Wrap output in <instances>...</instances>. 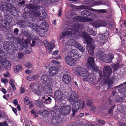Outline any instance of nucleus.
Returning <instances> with one entry per match:
<instances>
[{"mask_svg":"<svg viewBox=\"0 0 126 126\" xmlns=\"http://www.w3.org/2000/svg\"><path fill=\"white\" fill-rule=\"evenodd\" d=\"M26 7L30 10H32V14L34 15L35 16H39L42 17H45L47 15L44 11L39 10L41 7L38 5L30 4L26 5Z\"/></svg>","mask_w":126,"mask_h":126,"instance_id":"nucleus-1","label":"nucleus"},{"mask_svg":"<svg viewBox=\"0 0 126 126\" xmlns=\"http://www.w3.org/2000/svg\"><path fill=\"white\" fill-rule=\"evenodd\" d=\"M77 73L79 75L82 77H84L83 80L85 81H94L95 78L92 77L91 74L89 75L87 70L84 68L80 67L76 69Z\"/></svg>","mask_w":126,"mask_h":126,"instance_id":"nucleus-2","label":"nucleus"},{"mask_svg":"<svg viewBox=\"0 0 126 126\" xmlns=\"http://www.w3.org/2000/svg\"><path fill=\"white\" fill-rule=\"evenodd\" d=\"M104 75H102L101 72H99V74L101 78L103 77V76L106 77L107 78H109L111 75L112 72L111 68L109 66H105L104 67L103 69Z\"/></svg>","mask_w":126,"mask_h":126,"instance_id":"nucleus-3","label":"nucleus"},{"mask_svg":"<svg viewBox=\"0 0 126 126\" xmlns=\"http://www.w3.org/2000/svg\"><path fill=\"white\" fill-rule=\"evenodd\" d=\"M65 44L66 46L69 45H73L78 48L81 51L84 52L85 51L84 48L80 44H79L78 43L74 40H70L68 41V43H65Z\"/></svg>","mask_w":126,"mask_h":126,"instance_id":"nucleus-4","label":"nucleus"},{"mask_svg":"<svg viewBox=\"0 0 126 126\" xmlns=\"http://www.w3.org/2000/svg\"><path fill=\"white\" fill-rule=\"evenodd\" d=\"M71 109V107L70 106L64 105L61 106L59 111L60 114L66 116L69 113Z\"/></svg>","mask_w":126,"mask_h":126,"instance_id":"nucleus-5","label":"nucleus"},{"mask_svg":"<svg viewBox=\"0 0 126 126\" xmlns=\"http://www.w3.org/2000/svg\"><path fill=\"white\" fill-rule=\"evenodd\" d=\"M41 81L45 84L51 85L52 83V80L51 77L48 75L44 74L42 75L40 77Z\"/></svg>","mask_w":126,"mask_h":126,"instance_id":"nucleus-6","label":"nucleus"},{"mask_svg":"<svg viewBox=\"0 0 126 126\" xmlns=\"http://www.w3.org/2000/svg\"><path fill=\"white\" fill-rule=\"evenodd\" d=\"M32 91L36 94L39 96H40L42 94V90L38 88V86L36 84H32L30 85Z\"/></svg>","mask_w":126,"mask_h":126,"instance_id":"nucleus-7","label":"nucleus"},{"mask_svg":"<svg viewBox=\"0 0 126 126\" xmlns=\"http://www.w3.org/2000/svg\"><path fill=\"white\" fill-rule=\"evenodd\" d=\"M73 20L76 22H88L92 21L93 20L88 17L84 18L82 16H78L75 17L73 18Z\"/></svg>","mask_w":126,"mask_h":126,"instance_id":"nucleus-8","label":"nucleus"},{"mask_svg":"<svg viewBox=\"0 0 126 126\" xmlns=\"http://www.w3.org/2000/svg\"><path fill=\"white\" fill-rule=\"evenodd\" d=\"M78 99V94L74 91L72 92L70 94L68 100L70 102L73 103Z\"/></svg>","mask_w":126,"mask_h":126,"instance_id":"nucleus-9","label":"nucleus"},{"mask_svg":"<svg viewBox=\"0 0 126 126\" xmlns=\"http://www.w3.org/2000/svg\"><path fill=\"white\" fill-rule=\"evenodd\" d=\"M65 61L67 64L70 66H73L76 63L75 60H74L73 57L69 55H68L65 57Z\"/></svg>","mask_w":126,"mask_h":126,"instance_id":"nucleus-10","label":"nucleus"},{"mask_svg":"<svg viewBox=\"0 0 126 126\" xmlns=\"http://www.w3.org/2000/svg\"><path fill=\"white\" fill-rule=\"evenodd\" d=\"M94 63V59L92 57H90L88 59L87 63L88 68L89 69H91L93 68L95 69Z\"/></svg>","mask_w":126,"mask_h":126,"instance_id":"nucleus-11","label":"nucleus"},{"mask_svg":"<svg viewBox=\"0 0 126 126\" xmlns=\"http://www.w3.org/2000/svg\"><path fill=\"white\" fill-rule=\"evenodd\" d=\"M17 40L19 42L20 45L24 47H28V44L31 43V40L29 41L28 39H25L24 42L19 38H17Z\"/></svg>","mask_w":126,"mask_h":126,"instance_id":"nucleus-12","label":"nucleus"},{"mask_svg":"<svg viewBox=\"0 0 126 126\" xmlns=\"http://www.w3.org/2000/svg\"><path fill=\"white\" fill-rule=\"evenodd\" d=\"M71 31H66L63 32L62 34L61 37L62 38H64L67 35H71L72 33L74 34H76V33L78 32V30L75 28H71Z\"/></svg>","mask_w":126,"mask_h":126,"instance_id":"nucleus-13","label":"nucleus"},{"mask_svg":"<svg viewBox=\"0 0 126 126\" xmlns=\"http://www.w3.org/2000/svg\"><path fill=\"white\" fill-rule=\"evenodd\" d=\"M54 97L56 99L61 100L63 97V93L60 90L56 91L54 93Z\"/></svg>","mask_w":126,"mask_h":126,"instance_id":"nucleus-14","label":"nucleus"},{"mask_svg":"<svg viewBox=\"0 0 126 126\" xmlns=\"http://www.w3.org/2000/svg\"><path fill=\"white\" fill-rule=\"evenodd\" d=\"M48 25L47 23L45 22H42L40 25L39 28L40 31V30L42 31L43 33H45L46 32L48 29Z\"/></svg>","mask_w":126,"mask_h":126,"instance_id":"nucleus-15","label":"nucleus"},{"mask_svg":"<svg viewBox=\"0 0 126 126\" xmlns=\"http://www.w3.org/2000/svg\"><path fill=\"white\" fill-rule=\"evenodd\" d=\"M12 5L11 4L7 5L3 3H1L0 4V11H3L4 12L5 11L8 12L9 11V9H10Z\"/></svg>","mask_w":126,"mask_h":126,"instance_id":"nucleus-16","label":"nucleus"},{"mask_svg":"<svg viewBox=\"0 0 126 126\" xmlns=\"http://www.w3.org/2000/svg\"><path fill=\"white\" fill-rule=\"evenodd\" d=\"M27 26L28 27L32 28L34 31L39 32L40 34L41 31H40L39 27L37 24L30 23L28 24Z\"/></svg>","mask_w":126,"mask_h":126,"instance_id":"nucleus-17","label":"nucleus"},{"mask_svg":"<svg viewBox=\"0 0 126 126\" xmlns=\"http://www.w3.org/2000/svg\"><path fill=\"white\" fill-rule=\"evenodd\" d=\"M116 89H117L118 91L121 93H123L126 92V81L123 84L115 87Z\"/></svg>","mask_w":126,"mask_h":126,"instance_id":"nucleus-18","label":"nucleus"},{"mask_svg":"<svg viewBox=\"0 0 126 126\" xmlns=\"http://www.w3.org/2000/svg\"><path fill=\"white\" fill-rule=\"evenodd\" d=\"M57 68L53 66H51L49 69V73L51 76H54L57 74L58 72Z\"/></svg>","mask_w":126,"mask_h":126,"instance_id":"nucleus-19","label":"nucleus"},{"mask_svg":"<svg viewBox=\"0 0 126 126\" xmlns=\"http://www.w3.org/2000/svg\"><path fill=\"white\" fill-rule=\"evenodd\" d=\"M84 38L85 39L84 43L87 44V45H90L93 42V38L87 35H85Z\"/></svg>","mask_w":126,"mask_h":126,"instance_id":"nucleus-20","label":"nucleus"},{"mask_svg":"<svg viewBox=\"0 0 126 126\" xmlns=\"http://www.w3.org/2000/svg\"><path fill=\"white\" fill-rule=\"evenodd\" d=\"M51 85L50 84H47L44 87L43 90L46 93L49 94L52 92V89Z\"/></svg>","mask_w":126,"mask_h":126,"instance_id":"nucleus-21","label":"nucleus"},{"mask_svg":"<svg viewBox=\"0 0 126 126\" xmlns=\"http://www.w3.org/2000/svg\"><path fill=\"white\" fill-rule=\"evenodd\" d=\"M74 103L73 104V107L74 109L77 110L76 111H77L78 110L80 106L81 103L80 100H78L74 102Z\"/></svg>","mask_w":126,"mask_h":126,"instance_id":"nucleus-22","label":"nucleus"},{"mask_svg":"<svg viewBox=\"0 0 126 126\" xmlns=\"http://www.w3.org/2000/svg\"><path fill=\"white\" fill-rule=\"evenodd\" d=\"M11 7L10 9H9V12L13 16H17L18 14L16 9L12 5L11 6Z\"/></svg>","mask_w":126,"mask_h":126,"instance_id":"nucleus-23","label":"nucleus"},{"mask_svg":"<svg viewBox=\"0 0 126 126\" xmlns=\"http://www.w3.org/2000/svg\"><path fill=\"white\" fill-rule=\"evenodd\" d=\"M44 45L47 49H52L55 47V45L52 43H49L48 41H45Z\"/></svg>","mask_w":126,"mask_h":126,"instance_id":"nucleus-24","label":"nucleus"},{"mask_svg":"<svg viewBox=\"0 0 126 126\" xmlns=\"http://www.w3.org/2000/svg\"><path fill=\"white\" fill-rule=\"evenodd\" d=\"M71 78L70 76L68 75H64L63 77V80L66 84L68 83L70 81Z\"/></svg>","mask_w":126,"mask_h":126,"instance_id":"nucleus-25","label":"nucleus"},{"mask_svg":"<svg viewBox=\"0 0 126 126\" xmlns=\"http://www.w3.org/2000/svg\"><path fill=\"white\" fill-rule=\"evenodd\" d=\"M118 109L119 111L124 114H126V107L124 106L121 105H119L118 106Z\"/></svg>","mask_w":126,"mask_h":126,"instance_id":"nucleus-26","label":"nucleus"},{"mask_svg":"<svg viewBox=\"0 0 126 126\" xmlns=\"http://www.w3.org/2000/svg\"><path fill=\"white\" fill-rule=\"evenodd\" d=\"M42 99L43 103L48 104H49L50 103L52 100L50 97L47 96H43Z\"/></svg>","mask_w":126,"mask_h":126,"instance_id":"nucleus-27","label":"nucleus"},{"mask_svg":"<svg viewBox=\"0 0 126 126\" xmlns=\"http://www.w3.org/2000/svg\"><path fill=\"white\" fill-rule=\"evenodd\" d=\"M31 14L29 12H27L23 15L24 17L26 18L28 22L32 21V18L31 17Z\"/></svg>","mask_w":126,"mask_h":126,"instance_id":"nucleus-28","label":"nucleus"},{"mask_svg":"<svg viewBox=\"0 0 126 126\" xmlns=\"http://www.w3.org/2000/svg\"><path fill=\"white\" fill-rule=\"evenodd\" d=\"M17 24L19 27H24L27 25V23L26 21L22 20L18 22Z\"/></svg>","mask_w":126,"mask_h":126,"instance_id":"nucleus-29","label":"nucleus"},{"mask_svg":"<svg viewBox=\"0 0 126 126\" xmlns=\"http://www.w3.org/2000/svg\"><path fill=\"white\" fill-rule=\"evenodd\" d=\"M35 103L36 105L40 108H43L44 106L42 102L39 99H38L35 101Z\"/></svg>","mask_w":126,"mask_h":126,"instance_id":"nucleus-30","label":"nucleus"},{"mask_svg":"<svg viewBox=\"0 0 126 126\" xmlns=\"http://www.w3.org/2000/svg\"><path fill=\"white\" fill-rule=\"evenodd\" d=\"M22 67L21 65L16 66L15 67L14 71L15 73H17L19 71L21 70Z\"/></svg>","mask_w":126,"mask_h":126,"instance_id":"nucleus-31","label":"nucleus"},{"mask_svg":"<svg viewBox=\"0 0 126 126\" xmlns=\"http://www.w3.org/2000/svg\"><path fill=\"white\" fill-rule=\"evenodd\" d=\"M92 11L97 12L99 13H106L107 12V10L105 9L96 10L92 8Z\"/></svg>","mask_w":126,"mask_h":126,"instance_id":"nucleus-32","label":"nucleus"},{"mask_svg":"<svg viewBox=\"0 0 126 126\" xmlns=\"http://www.w3.org/2000/svg\"><path fill=\"white\" fill-rule=\"evenodd\" d=\"M104 54V52L101 51L99 50L97 52L96 55L97 57L100 59L102 56Z\"/></svg>","mask_w":126,"mask_h":126,"instance_id":"nucleus-33","label":"nucleus"},{"mask_svg":"<svg viewBox=\"0 0 126 126\" xmlns=\"http://www.w3.org/2000/svg\"><path fill=\"white\" fill-rule=\"evenodd\" d=\"M77 54L76 51L74 50H73L71 52H70L68 54V55H69L72 57H74V56Z\"/></svg>","mask_w":126,"mask_h":126,"instance_id":"nucleus-34","label":"nucleus"},{"mask_svg":"<svg viewBox=\"0 0 126 126\" xmlns=\"http://www.w3.org/2000/svg\"><path fill=\"white\" fill-rule=\"evenodd\" d=\"M39 113L40 115L45 116L48 113V111L47 110H40L39 111Z\"/></svg>","mask_w":126,"mask_h":126,"instance_id":"nucleus-35","label":"nucleus"},{"mask_svg":"<svg viewBox=\"0 0 126 126\" xmlns=\"http://www.w3.org/2000/svg\"><path fill=\"white\" fill-rule=\"evenodd\" d=\"M91 14V12L89 11L85 10L82 11L81 12V14L83 15H86L85 16H88L90 15Z\"/></svg>","mask_w":126,"mask_h":126,"instance_id":"nucleus-36","label":"nucleus"},{"mask_svg":"<svg viewBox=\"0 0 126 126\" xmlns=\"http://www.w3.org/2000/svg\"><path fill=\"white\" fill-rule=\"evenodd\" d=\"M12 48V47L11 44L6 45V46H4V48L7 51H9Z\"/></svg>","mask_w":126,"mask_h":126,"instance_id":"nucleus-37","label":"nucleus"},{"mask_svg":"<svg viewBox=\"0 0 126 126\" xmlns=\"http://www.w3.org/2000/svg\"><path fill=\"white\" fill-rule=\"evenodd\" d=\"M113 81L112 79H110L108 80V88H110L112 86L113 84Z\"/></svg>","mask_w":126,"mask_h":126,"instance_id":"nucleus-38","label":"nucleus"},{"mask_svg":"<svg viewBox=\"0 0 126 126\" xmlns=\"http://www.w3.org/2000/svg\"><path fill=\"white\" fill-rule=\"evenodd\" d=\"M92 25L95 28H97L100 27V25L99 21L96 22H93L92 23Z\"/></svg>","mask_w":126,"mask_h":126,"instance_id":"nucleus-39","label":"nucleus"},{"mask_svg":"<svg viewBox=\"0 0 126 126\" xmlns=\"http://www.w3.org/2000/svg\"><path fill=\"white\" fill-rule=\"evenodd\" d=\"M108 58L109 63L111 62L114 58L113 55L111 53L109 54L108 55Z\"/></svg>","mask_w":126,"mask_h":126,"instance_id":"nucleus-40","label":"nucleus"},{"mask_svg":"<svg viewBox=\"0 0 126 126\" xmlns=\"http://www.w3.org/2000/svg\"><path fill=\"white\" fill-rule=\"evenodd\" d=\"M25 66L26 67L29 68H32V65L30 63L28 62L26 63L25 64Z\"/></svg>","mask_w":126,"mask_h":126,"instance_id":"nucleus-41","label":"nucleus"},{"mask_svg":"<svg viewBox=\"0 0 126 126\" xmlns=\"http://www.w3.org/2000/svg\"><path fill=\"white\" fill-rule=\"evenodd\" d=\"M1 63L3 65H5L9 62L8 60L5 59H2L1 60Z\"/></svg>","mask_w":126,"mask_h":126,"instance_id":"nucleus-42","label":"nucleus"},{"mask_svg":"<svg viewBox=\"0 0 126 126\" xmlns=\"http://www.w3.org/2000/svg\"><path fill=\"white\" fill-rule=\"evenodd\" d=\"M39 40V39H38L37 40L34 39L32 41V44L30 45L31 47H32L33 46H34L36 45V44L37 43V41H38Z\"/></svg>","mask_w":126,"mask_h":126,"instance_id":"nucleus-43","label":"nucleus"},{"mask_svg":"<svg viewBox=\"0 0 126 126\" xmlns=\"http://www.w3.org/2000/svg\"><path fill=\"white\" fill-rule=\"evenodd\" d=\"M3 66L7 70H9L10 68L11 65L8 62L7 63L5 64V65H3Z\"/></svg>","mask_w":126,"mask_h":126,"instance_id":"nucleus-44","label":"nucleus"},{"mask_svg":"<svg viewBox=\"0 0 126 126\" xmlns=\"http://www.w3.org/2000/svg\"><path fill=\"white\" fill-rule=\"evenodd\" d=\"M99 22H100V26H105L106 25V23L105 21H103V20H100L99 21Z\"/></svg>","mask_w":126,"mask_h":126,"instance_id":"nucleus-45","label":"nucleus"},{"mask_svg":"<svg viewBox=\"0 0 126 126\" xmlns=\"http://www.w3.org/2000/svg\"><path fill=\"white\" fill-rule=\"evenodd\" d=\"M87 31V33L89 35H92L93 31L91 29H90L88 28H86Z\"/></svg>","mask_w":126,"mask_h":126,"instance_id":"nucleus-46","label":"nucleus"},{"mask_svg":"<svg viewBox=\"0 0 126 126\" xmlns=\"http://www.w3.org/2000/svg\"><path fill=\"white\" fill-rule=\"evenodd\" d=\"M80 8L81 9H87L90 10L92 11L91 9L90 8V7L86 6H80Z\"/></svg>","mask_w":126,"mask_h":126,"instance_id":"nucleus-47","label":"nucleus"},{"mask_svg":"<svg viewBox=\"0 0 126 126\" xmlns=\"http://www.w3.org/2000/svg\"><path fill=\"white\" fill-rule=\"evenodd\" d=\"M29 98L28 97H26L24 98V103L28 105L29 104V103L30 101L29 100Z\"/></svg>","mask_w":126,"mask_h":126,"instance_id":"nucleus-48","label":"nucleus"},{"mask_svg":"<svg viewBox=\"0 0 126 126\" xmlns=\"http://www.w3.org/2000/svg\"><path fill=\"white\" fill-rule=\"evenodd\" d=\"M106 55H107V54H105V55H103L101 57V58L100 59L101 61H103L105 62V59L106 58Z\"/></svg>","mask_w":126,"mask_h":126,"instance_id":"nucleus-49","label":"nucleus"},{"mask_svg":"<svg viewBox=\"0 0 126 126\" xmlns=\"http://www.w3.org/2000/svg\"><path fill=\"white\" fill-rule=\"evenodd\" d=\"M98 122L100 124L102 125H104L105 123V121L103 120L99 119L98 120Z\"/></svg>","mask_w":126,"mask_h":126,"instance_id":"nucleus-50","label":"nucleus"},{"mask_svg":"<svg viewBox=\"0 0 126 126\" xmlns=\"http://www.w3.org/2000/svg\"><path fill=\"white\" fill-rule=\"evenodd\" d=\"M4 18L5 19H4V20H5L7 22H8L9 23V22H8V19H9L10 18V16H9L7 15H4ZM9 26H10V25H9Z\"/></svg>","mask_w":126,"mask_h":126,"instance_id":"nucleus-51","label":"nucleus"},{"mask_svg":"<svg viewBox=\"0 0 126 126\" xmlns=\"http://www.w3.org/2000/svg\"><path fill=\"white\" fill-rule=\"evenodd\" d=\"M119 67V64L118 63L114 65V70H116Z\"/></svg>","mask_w":126,"mask_h":126,"instance_id":"nucleus-52","label":"nucleus"},{"mask_svg":"<svg viewBox=\"0 0 126 126\" xmlns=\"http://www.w3.org/2000/svg\"><path fill=\"white\" fill-rule=\"evenodd\" d=\"M23 34L26 37L29 38L30 37V34L26 31H24L23 32Z\"/></svg>","mask_w":126,"mask_h":126,"instance_id":"nucleus-53","label":"nucleus"},{"mask_svg":"<svg viewBox=\"0 0 126 126\" xmlns=\"http://www.w3.org/2000/svg\"><path fill=\"white\" fill-rule=\"evenodd\" d=\"M1 81L4 83H7L8 82V80L6 79H4L3 78H1Z\"/></svg>","mask_w":126,"mask_h":126,"instance_id":"nucleus-54","label":"nucleus"},{"mask_svg":"<svg viewBox=\"0 0 126 126\" xmlns=\"http://www.w3.org/2000/svg\"><path fill=\"white\" fill-rule=\"evenodd\" d=\"M15 83V82L12 79H11L10 81L9 82V84L11 85V86L15 85L14 83Z\"/></svg>","mask_w":126,"mask_h":126,"instance_id":"nucleus-55","label":"nucleus"},{"mask_svg":"<svg viewBox=\"0 0 126 126\" xmlns=\"http://www.w3.org/2000/svg\"><path fill=\"white\" fill-rule=\"evenodd\" d=\"M95 4L96 5H99L102 4V3L101 1H99L95 2Z\"/></svg>","mask_w":126,"mask_h":126,"instance_id":"nucleus-56","label":"nucleus"},{"mask_svg":"<svg viewBox=\"0 0 126 126\" xmlns=\"http://www.w3.org/2000/svg\"><path fill=\"white\" fill-rule=\"evenodd\" d=\"M92 103V102L90 100H88L86 102V104L87 106H90Z\"/></svg>","mask_w":126,"mask_h":126,"instance_id":"nucleus-57","label":"nucleus"},{"mask_svg":"<svg viewBox=\"0 0 126 126\" xmlns=\"http://www.w3.org/2000/svg\"><path fill=\"white\" fill-rule=\"evenodd\" d=\"M96 107L94 105H92L91 108V110H92L94 111L96 110Z\"/></svg>","mask_w":126,"mask_h":126,"instance_id":"nucleus-58","label":"nucleus"},{"mask_svg":"<svg viewBox=\"0 0 126 126\" xmlns=\"http://www.w3.org/2000/svg\"><path fill=\"white\" fill-rule=\"evenodd\" d=\"M59 51L58 50H56L53 52V55H56L58 54Z\"/></svg>","mask_w":126,"mask_h":126,"instance_id":"nucleus-59","label":"nucleus"},{"mask_svg":"<svg viewBox=\"0 0 126 126\" xmlns=\"http://www.w3.org/2000/svg\"><path fill=\"white\" fill-rule=\"evenodd\" d=\"M79 57L78 56V54L76 55H75L74 57H73V59H74V60H75L76 61V60H77L79 58V57Z\"/></svg>","mask_w":126,"mask_h":126,"instance_id":"nucleus-60","label":"nucleus"},{"mask_svg":"<svg viewBox=\"0 0 126 126\" xmlns=\"http://www.w3.org/2000/svg\"><path fill=\"white\" fill-rule=\"evenodd\" d=\"M61 106L59 104L55 106V108L56 109L60 110Z\"/></svg>","mask_w":126,"mask_h":126,"instance_id":"nucleus-61","label":"nucleus"},{"mask_svg":"<svg viewBox=\"0 0 126 126\" xmlns=\"http://www.w3.org/2000/svg\"><path fill=\"white\" fill-rule=\"evenodd\" d=\"M74 27L77 28H79V24L78 23H75L74 24Z\"/></svg>","mask_w":126,"mask_h":126,"instance_id":"nucleus-62","label":"nucleus"},{"mask_svg":"<svg viewBox=\"0 0 126 126\" xmlns=\"http://www.w3.org/2000/svg\"><path fill=\"white\" fill-rule=\"evenodd\" d=\"M19 32V30L17 28H15L14 30V33L16 35H18V33Z\"/></svg>","mask_w":126,"mask_h":126,"instance_id":"nucleus-63","label":"nucleus"},{"mask_svg":"<svg viewBox=\"0 0 126 126\" xmlns=\"http://www.w3.org/2000/svg\"><path fill=\"white\" fill-rule=\"evenodd\" d=\"M51 63H54L56 65L58 64L59 63V62L56 61L55 60H53L51 61Z\"/></svg>","mask_w":126,"mask_h":126,"instance_id":"nucleus-64","label":"nucleus"}]
</instances>
